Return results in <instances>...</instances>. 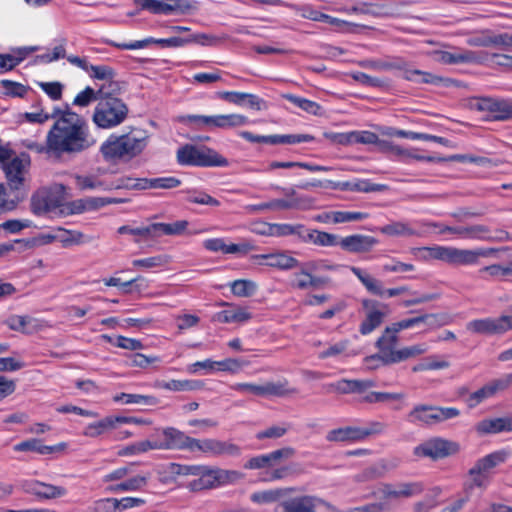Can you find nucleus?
Instances as JSON below:
<instances>
[{"label":"nucleus","instance_id":"nucleus-1","mask_svg":"<svg viewBox=\"0 0 512 512\" xmlns=\"http://www.w3.org/2000/svg\"><path fill=\"white\" fill-rule=\"evenodd\" d=\"M94 144L88 135L87 127L76 114H64L56 120L46 137V146L27 141L26 147L37 152L56 155L81 152Z\"/></svg>","mask_w":512,"mask_h":512},{"label":"nucleus","instance_id":"nucleus-2","mask_svg":"<svg viewBox=\"0 0 512 512\" xmlns=\"http://www.w3.org/2000/svg\"><path fill=\"white\" fill-rule=\"evenodd\" d=\"M148 145L145 131L132 129L121 135L111 134L100 147V152L107 162H128L139 156Z\"/></svg>","mask_w":512,"mask_h":512},{"label":"nucleus","instance_id":"nucleus-3","mask_svg":"<svg viewBox=\"0 0 512 512\" xmlns=\"http://www.w3.org/2000/svg\"><path fill=\"white\" fill-rule=\"evenodd\" d=\"M360 64L364 68L378 71L397 70L404 79L415 83L437 84L438 82H442V79L428 72L413 68L406 60L400 57L364 60Z\"/></svg>","mask_w":512,"mask_h":512},{"label":"nucleus","instance_id":"nucleus-4","mask_svg":"<svg viewBox=\"0 0 512 512\" xmlns=\"http://www.w3.org/2000/svg\"><path fill=\"white\" fill-rule=\"evenodd\" d=\"M196 477V479L187 484V488L193 492L233 484L241 480L244 475L236 470H226L208 465H200Z\"/></svg>","mask_w":512,"mask_h":512},{"label":"nucleus","instance_id":"nucleus-5","mask_svg":"<svg viewBox=\"0 0 512 512\" xmlns=\"http://www.w3.org/2000/svg\"><path fill=\"white\" fill-rule=\"evenodd\" d=\"M459 415L460 411L455 407L418 404L406 415V421L415 426L430 427L456 418Z\"/></svg>","mask_w":512,"mask_h":512},{"label":"nucleus","instance_id":"nucleus-6","mask_svg":"<svg viewBox=\"0 0 512 512\" xmlns=\"http://www.w3.org/2000/svg\"><path fill=\"white\" fill-rule=\"evenodd\" d=\"M177 161L184 166L226 167L228 160L218 152L206 148L186 144L177 150Z\"/></svg>","mask_w":512,"mask_h":512},{"label":"nucleus","instance_id":"nucleus-7","mask_svg":"<svg viewBox=\"0 0 512 512\" xmlns=\"http://www.w3.org/2000/svg\"><path fill=\"white\" fill-rule=\"evenodd\" d=\"M128 107L120 98H100L93 113L96 126L110 129L121 124L127 117Z\"/></svg>","mask_w":512,"mask_h":512},{"label":"nucleus","instance_id":"nucleus-8","mask_svg":"<svg viewBox=\"0 0 512 512\" xmlns=\"http://www.w3.org/2000/svg\"><path fill=\"white\" fill-rule=\"evenodd\" d=\"M440 233L453 234L460 239L481 241H507L508 232L504 230L492 231L488 226L477 224L470 226H442Z\"/></svg>","mask_w":512,"mask_h":512},{"label":"nucleus","instance_id":"nucleus-9","mask_svg":"<svg viewBox=\"0 0 512 512\" xmlns=\"http://www.w3.org/2000/svg\"><path fill=\"white\" fill-rule=\"evenodd\" d=\"M141 9L159 15H185L194 10L195 2L189 0H133Z\"/></svg>","mask_w":512,"mask_h":512},{"label":"nucleus","instance_id":"nucleus-10","mask_svg":"<svg viewBox=\"0 0 512 512\" xmlns=\"http://www.w3.org/2000/svg\"><path fill=\"white\" fill-rule=\"evenodd\" d=\"M470 106L484 113L486 120H507L512 118V100L508 98H472Z\"/></svg>","mask_w":512,"mask_h":512},{"label":"nucleus","instance_id":"nucleus-11","mask_svg":"<svg viewBox=\"0 0 512 512\" xmlns=\"http://www.w3.org/2000/svg\"><path fill=\"white\" fill-rule=\"evenodd\" d=\"M274 512H336L329 503L314 496H299L279 503Z\"/></svg>","mask_w":512,"mask_h":512},{"label":"nucleus","instance_id":"nucleus-12","mask_svg":"<svg viewBox=\"0 0 512 512\" xmlns=\"http://www.w3.org/2000/svg\"><path fill=\"white\" fill-rule=\"evenodd\" d=\"M466 328L468 331L476 334L503 335L512 330V315L475 319L468 322Z\"/></svg>","mask_w":512,"mask_h":512},{"label":"nucleus","instance_id":"nucleus-13","mask_svg":"<svg viewBox=\"0 0 512 512\" xmlns=\"http://www.w3.org/2000/svg\"><path fill=\"white\" fill-rule=\"evenodd\" d=\"M202 452L208 457L219 456H240L241 448L229 441H222L214 438L196 439L194 438L193 452Z\"/></svg>","mask_w":512,"mask_h":512},{"label":"nucleus","instance_id":"nucleus-14","mask_svg":"<svg viewBox=\"0 0 512 512\" xmlns=\"http://www.w3.org/2000/svg\"><path fill=\"white\" fill-rule=\"evenodd\" d=\"M458 451L459 445L457 443L435 437L416 446L414 448V455L437 460L455 454Z\"/></svg>","mask_w":512,"mask_h":512},{"label":"nucleus","instance_id":"nucleus-15","mask_svg":"<svg viewBox=\"0 0 512 512\" xmlns=\"http://www.w3.org/2000/svg\"><path fill=\"white\" fill-rule=\"evenodd\" d=\"M156 432L160 433L163 437V439L159 440L161 450H185L193 452L194 438L186 435L183 431L174 427H166L157 429Z\"/></svg>","mask_w":512,"mask_h":512},{"label":"nucleus","instance_id":"nucleus-16","mask_svg":"<svg viewBox=\"0 0 512 512\" xmlns=\"http://www.w3.org/2000/svg\"><path fill=\"white\" fill-rule=\"evenodd\" d=\"M438 61L449 64H484L488 62L489 54L487 52H476L466 49H457L451 51H439L436 53Z\"/></svg>","mask_w":512,"mask_h":512},{"label":"nucleus","instance_id":"nucleus-17","mask_svg":"<svg viewBox=\"0 0 512 512\" xmlns=\"http://www.w3.org/2000/svg\"><path fill=\"white\" fill-rule=\"evenodd\" d=\"M362 306L366 311V316L359 326V332L362 335H368L382 324L386 315L384 311L386 306L370 299H364Z\"/></svg>","mask_w":512,"mask_h":512},{"label":"nucleus","instance_id":"nucleus-18","mask_svg":"<svg viewBox=\"0 0 512 512\" xmlns=\"http://www.w3.org/2000/svg\"><path fill=\"white\" fill-rule=\"evenodd\" d=\"M107 44L110 46H113L115 48L122 49V50H137V49H143V48L149 46L150 44H159L162 47H174V48L183 47V46L189 44V40L187 39V37H179V36H174V37H170V38H161V39L149 37V38H145L143 40H137V41H133L130 43H118V42L110 40V41H107Z\"/></svg>","mask_w":512,"mask_h":512},{"label":"nucleus","instance_id":"nucleus-19","mask_svg":"<svg viewBox=\"0 0 512 512\" xmlns=\"http://www.w3.org/2000/svg\"><path fill=\"white\" fill-rule=\"evenodd\" d=\"M295 455V449L289 446L261 454L250 458L244 468L249 470L270 468L276 465L281 459H289Z\"/></svg>","mask_w":512,"mask_h":512},{"label":"nucleus","instance_id":"nucleus-20","mask_svg":"<svg viewBox=\"0 0 512 512\" xmlns=\"http://www.w3.org/2000/svg\"><path fill=\"white\" fill-rule=\"evenodd\" d=\"M410 1L395 0L393 7L376 5L367 2H358L349 8L350 14L371 15L374 17H392L397 14V9L410 5Z\"/></svg>","mask_w":512,"mask_h":512},{"label":"nucleus","instance_id":"nucleus-21","mask_svg":"<svg viewBox=\"0 0 512 512\" xmlns=\"http://www.w3.org/2000/svg\"><path fill=\"white\" fill-rule=\"evenodd\" d=\"M286 198L273 199L268 202L267 207L270 210H304L311 206L312 201L307 196H300L293 188H281Z\"/></svg>","mask_w":512,"mask_h":512},{"label":"nucleus","instance_id":"nucleus-22","mask_svg":"<svg viewBox=\"0 0 512 512\" xmlns=\"http://www.w3.org/2000/svg\"><path fill=\"white\" fill-rule=\"evenodd\" d=\"M424 491V484L419 481L384 484L381 493L385 499L411 498Z\"/></svg>","mask_w":512,"mask_h":512},{"label":"nucleus","instance_id":"nucleus-23","mask_svg":"<svg viewBox=\"0 0 512 512\" xmlns=\"http://www.w3.org/2000/svg\"><path fill=\"white\" fill-rule=\"evenodd\" d=\"M22 489L40 499H55L67 494L66 488L38 480H25L21 484Z\"/></svg>","mask_w":512,"mask_h":512},{"label":"nucleus","instance_id":"nucleus-24","mask_svg":"<svg viewBox=\"0 0 512 512\" xmlns=\"http://www.w3.org/2000/svg\"><path fill=\"white\" fill-rule=\"evenodd\" d=\"M30 166V157L21 154L4 164L6 178L11 188L19 189L24 181V173Z\"/></svg>","mask_w":512,"mask_h":512},{"label":"nucleus","instance_id":"nucleus-25","mask_svg":"<svg viewBox=\"0 0 512 512\" xmlns=\"http://www.w3.org/2000/svg\"><path fill=\"white\" fill-rule=\"evenodd\" d=\"M219 306L227 307V309L216 312L212 316L213 322L222 324L245 323L252 318V314L245 307L225 301L220 302Z\"/></svg>","mask_w":512,"mask_h":512},{"label":"nucleus","instance_id":"nucleus-26","mask_svg":"<svg viewBox=\"0 0 512 512\" xmlns=\"http://www.w3.org/2000/svg\"><path fill=\"white\" fill-rule=\"evenodd\" d=\"M193 119L202 125L222 129L239 127L248 123L247 117L240 114L193 116Z\"/></svg>","mask_w":512,"mask_h":512},{"label":"nucleus","instance_id":"nucleus-27","mask_svg":"<svg viewBox=\"0 0 512 512\" xmlns=\"http://www.w3.org/2000/svg\"><path fill=\"white\" fill-rule=\"evenodd\" d=\"M251 259L257 265L268 266L282 270L292 269L299 265V262L296 258L282 252L270 254H256L252 255Z\"/></svg>","mask_w":512,"mask_h":512},{"label":"nucleus","instance_id":"nucleus-28","mask_svg":"<svg viewBox=\"0 0 512 512\" xmlns=\"http://www.w3.org/2000/svg\"><path fill=\"white\" fill-rule=\"evenodd\" d=\"M379 243L378 239L369 235L353 234L343 237L339 241V246L350 253H367Z\"/></svg>","mask_w":512,"mask_h":512},{"label":"nucleus","instance_id":"nucleus-29","mask_svg":"<svg viewBox=\"0 0 512 512\" xmlns=\"http://www.w3.org/2000/svg\"><path fill=\"white\" fill-rule=\"evenodd\" d=\"M61 205V197L46 190L37 192L31 200L32 210L37 215H44L55 211L57 208L61 207Z\"/></svg>","mask_w":512,"mask_h":512},{"label":"nucleus","instance_id":"nucleus-30","mask_svg":"<svg viewBox=\"0 0 512 512\" xmlns=\"http://www.w3.org/2000/svg\"><path fill=\"white\" fill-rule=\"evenodd\" d=\"M449 321L446 319V316L439 314H420L415 317L407 318L400 320L398 322H394L395 330L402 331L405 329L413 328L420 324H425L429 327L443 326L447 325Z\"/></svg>","mask_w":512,"mask_h":512},{"label":"nucleus","instance_id":"nucleus-31","mask_svg":"<svg viewBox=\"0 0 512 512\" xmlns=\"http://www.w3.org/2000/svg\"><path fill=\"white\" fill-rule=\"evenodd\" d=\"M400 331L395 330V324L392 323L386 327L382 335L376 341V347L379 349V353L366 358V362L369 364L374 361H381L384 358V354H388L393 350L398 342V333Z\"/></svg>","mask_w":512,"mask_h":512},{"label":"nucleus","instance_id":"nucleus-32","mask_svg":"<svg viewBox=\"0 0 512 512\" xmlns=\"http://www.w3.org/2000/svg\"><path fill=\"white\" fill-rule=\"evenodd\" d=\"M148 480V473L129 475L122 482L107 485L105 491L112 494L141 491L147 486Z\"/></svg>","mask_w":512,"mask_h":512},{"label":"nucleus","instance_id":"nucleus-33","mask_svg":"<svg viewBox=\"0 0 512 512\" xmlns=\"http://www.w3.org/2000/svg\"><path fill=\"white\" fill-rule=\"evenodd\" d=\"M375 386L373 380H349L341 379L334 383L326 385L328 391H334L340 394L364 393L369 388Z\"/></svg>","mask_w":512,"mask_h":512},{"label":"nucleus","instance_id":"nucleus-34","mask_svg":"<svg viewBox=\"0 0 512 512\" xmlns=\"http://www.w3.org/2000/svg\"><path fill=\"white\" fill-rule=\"evenodd\" d=\"M475 428L479 434L512 432V416L483 419Z\"/></svg>","mask_w":512,"mask_h":512},{"label":"nucleus","instance_id":"nucleus-35","mask_svg":"<svg viewBox=\"0 0 512 512\" xmlns=\"http://www.w3.org/2000/svg\"><path fill=\"white\" fill-rule=\"evenodd\" d=\"M4 324L13 331L23 334H32L40 330L39 321L27 315H10Z\"/></svg>","mask_w":512,"mask_h":512},{"label":"nucleus","instance_id":"nucleus-36","mask_svg":"<svg viewBox=\"0 0 512 512\" xmlns=\"http://www.w3.org/2000/svg\"><path fill=\"white\" fill-rule=\"evenodd\" d=\"M495 249H453L452 262L453 265H476L479 257H487L494 253Z\"/></svg>","mask_w":512,"mask_h":512},{"label":"nucleus","instance_id":"nucleus-37","mask_svg":"<svg viewBox=\"0 0 512 512\" xmlns=\"http://www.w3.org/2000/svg\"><path fill=\"white\" fill-rule=\"evenodd\" d=\"M260 234H269L273 236H296L302 242V235L305 233V226L303 224H271L266 226V229L257 231Z\"/></svg>","mask_w":512,"mask_h":512},{"label":"nucleus","instance_id":"nucleus-38","mask_svg":"<svg viewBox=\"0 0 512 512\" xmlns=\"http://www.w3.org/2000/svg\"><path fill=\"white\" fill-rule=\"evenodd\" d=\"M34 47L17 48L9 54H0V73H4L14 69L19 65L31 52L35 51Z\"/></svg>","mask_w":512,"mask_h":512},{"label":"nucleus","instance_id":"nucleus-39","mask_svg":"<svg viewBox=\"0 0 512 512\" xmlns=\"http://www.w3.org/2000/svg\"><path fill=\"white\" fill-rule=\"evenodd\" d=\"M326 440L329 442H360L362 441L360 427L345 426L330 430L326 434Z\"/></svg>","mask_w":512,"mask_h":512},{"label":"nucleus","instance_id":"nucleus-40","mask_svg":"<svg viewBox=\"0 0 512 512\" xmlns=\"http://www.w3.org/2000/svg\"><path fill=\"white\" fill-rule=\"evenodd\" d=\"M338 236L319 230H310L305 227V233L302 235V242L313 243L323 247H333L339 245Z\"/></svg>","mask_w":512,"mask_h":512},{"label":"nucleus","instance_id":"nucleus-41","mask_svg":"<svg viewBox=\"0 0 512 512\" xmlns=\"http://www.w3.org/2000/svg\"><path fill=\"white\" fill-rule=\"evenodd\" d=\"M509 456L510 452L508 450L500 449L478 459L475 463V466L477 467L478 471H483L484 473L490 475V471L496 466L504 463Z\"/></svg>","mask_w":512,"mask_h":512},{"label":"nucleus","instance_id":"nucleus-42","mask_svg":"<svg viewBox=\"0 0 512 512\" xmlns=\"http://www.w3.org/2000/svg\"><path fill=\"white\" fill-rule=\"evenodd\" d=\"M298 390L294 387H290L286 379L278 382H266L261 385L260 397H284L287 395L296 394Z\"/></svg>","mask_w":512,"mask_h":512},{"label":"nucleus","instance_id":"nucleus-43","mask_svg":"<svg viewBox=\"0 0 512 512\" xmlns=\"http://www.w3.org/2000/svg\"><path fill=\"white\" fill-rule=\"evenodd\" d=\"M204 386L201 380H170L157 381L155 387L169 391H195L200 390Z\"/></svg>","mask_w":512,"mask_h":512},{"label":"nucleus","instance_id":"nucleus-44","mask_svg":"<svg viewBox=\"0 0 512 512\" xmlns=\"http://www.w3.org/2000/svg\"><path fill=\"white\" fill-rule=\"evenodd\" d=\"M382 234L388 236H420L421 231L413 227L411 223L407 222H391L382 226L380 229Z\"/></svg>","mask_w":512,"mask_h":512},{"label":"nucleus","instance_id":"nucleus-45","mask_svg":"<svg viewBox=\"0 0 512 512\" xmlns=\"http://www.w3.org/2000/svg\"><path fill=\"white\" fill-rule=\"evenodd\" d=\"M188 221L178 220L173 223H152V237H158L160 235H181L187 227Z\"/></svg>","mask_w":512,"mask_h":512},{"label":"nucleus","instance_id":"nucleus-46","mask_svg":"<svg viewBox=\"0 0 512 512\" xmlns=\"http://www.w3.org/2000/svg\"><path fill=\"white\" fill-rule=\"evenodd\" d=\"M76 188L80 190H107L106 181L95 174H77L73 177Z\"/></svg>","mask_w":512,"mask_h":512},{"label":"nucleus","instance_id":"nucleus-47","mask_svg":"<svg viewBox=\"0 0 512 512\" xmlns=\"http://www.w3.org/2000/svg\"><path fill=\"white\" fill-rule=\"evenodd\" d=\"M350 270L370 293L377 296L384 295V288L378 279L355 266L350 267Z\"/></svg>","mask_w":512,"mask_h":512},{"label":"nucleus","instance_id":"nucleus-48","mask_svg":"<svg viewBox=\"0 0 512 512\" xmlns=\"http://www.w3.org/2000/svg\"><path fill=\"white\" fill-rule=\"evenodd\" d=\"M116 416H107L98 422L87 425L83 431V435L90 438H96L104 434L117 425Z\"/></svg>","mask_w":512,"mask_h":512},{"label":"nucleus","instance_id":"nucleus-49","mask_svg":"<svg viewBox=\"0 0 512 512\" xmlns=\"http://www.w3.org/2000/svg\"><path fill=\"white\" fill-rule=\"evenodd\" d=\"M113 401L123 404H140L146 406H155L159 400L153 395H141L132 393H119L113 397Z\"/></svg>","mask_w":512,"mask_h":512},{"label":"nucleus","instance_id":"nucleus-50","mask_svg":"<svg viewBox=\"0 0 512 512\" xmlns=\"http://www.w3.org/2000/svg\"><path fill=\"white\" fill-rule=\"evenodd\" d=\"M292 488H276L255 492L251 495V501L257 504H267L276 502L282 497L292 492Z\"/></svg>","mask_w":512,"mask_h":512},{"label":"nucleus","instance_id":"nucleus-51","mask_svg":"<svg viewBox=\"0 0 512 512\" xmlns=\"http://www.w3.org/2000/svg\"><path fill=\"white\" fill-rule=\"evenodd\" d=\"M34 111L32 112H25L23 114H20L21 121H27L29 123H44L50 118H55L59 113H61V110L53 107L52 111H48L43 107H34Z\"/></svg>","mask_w":512,"mask_h":512},{"label":"nucleus","instance_id":"nucleus-52","mask_svg":"<svg viewBox=\"0 0 512 512\" xmlns=\"http://www.w3.org/2000/svg\"><path fill=\"white\" fill-rule=\"evenodd\" d=\"M478 275L483 280H497L502 279L508 275H512V262L508 266L500 264H492L482 267L478 271Z\"/></svg>","mask_w":512,"mask_h":512},{"label":"nucleus","instance_id":"nucleus-53","mask_svg":"<svg viewBox=\"0 0 512 512\" xmlns=\"http://www.w3.org/2000/svg\"><path fill=\"white\" fill-rule=\"evenodd\" d=\"M16 452H28L33 451L37 452L41 455H47L56 452V447H50L47 445H43L41 440L33 438L29 440L22 441L13 447Z\"/></svg>","mask_w":512,"mask_h":512},{"label":"nucleus","instance_id":"nucleus-54","mask_svg":"<svg viewBox=\"0 0 512 512\" xmlns=\"http://www.w3.org/2000/svg\"><path fill=\"white\" fill-rule=\"evenodd\" d=\"M83 234L78 231L66 230L63 228H57L53 231L51 236L52 240L60 242L64 247L71 246L73 244H80L82 242Z\"/></svg>","mask_w":512,"mask_h":512},{"label":"nucleus","instance_id":"nucleus-55","mask_svg":"<svg viewBox=\"0 0 512 512\" xmlns=\"http://www.w3.org/2000/svg\"><path fill=\"white\" fill-rule=\"evenodd\" d=\"M468 474L471 477V482L464 484V490L466 493H469L475 487L484 489L490 483V475L483 471H478L475 465L468 471Z\"/></svg>","mask_w":512,"mask_h":512},{"label":"nucleus","instance_id":"nucleus-56","mask_svg":"<svg viewBox=\"0 0 512 512\" xmlns=\"http://www.w3.org/2000/svg\"><path fill=\"white\" fill-rule=\"evenodd\" d=\"M315 140L314 136L310 134H287V135H272L271 145L278 144H299L310 143Z\"/></svg>","mask_w":512,"mask_h":512},{"label":"nucleus","instance_id":"nucleus-57","mask_svg":"<svg viewBox=\"0 0 512 512\" xmlns=\"http://www.w3.org/2000/svg\"><path fill=\"white\" fill-rule=\"evenodd\" d=\"M169 262V259L165 255H155L147 258L142 259H134L132 261V265L134 268H141V269H153V268H159L167 265Z\"/></svg>","mask_w":512,"mask_h":512},{"label":"nucleus","instance_id":"nucleus-58","mask_svg":"<svg viewBox=\"0 0 512 512\" xmlns=\"http://www.w3.org/2000/svg\"><path fill=\"white\" fill-rule=\"evenodd\" d=\"M232 293L237 297H249L256 291V284L251 280L238 279L230 284Z\"/></svg>","mask_w":512,"mask_h":512},{"label":"nucleus","instance_id":"nucleus-59","mask_svg":"<svg viewBox=\"0 0 512 512\" xmlns=\"http://www.w3.org/2000/svg\"><path fill=\"white\" fill-rule=\"evenodd\" d=\"M286 6L295 9L299 13V15L304 19H309L316 22H325L326 19H328L327 14L313 9V7L310 5L296 6L286 4Z\"/></svg>","mask_w":512,"mask_h":512},{"label":"nucleus","instance_id":"nucleus-60","mask_svg":"<svg viewBox=\"0 0 512 512\" xmlns=\"http://www.w3.org/2000/svg\"><path fill=\"white\" fill-rule=\"evenodd\" d=\"M289 430V425L287 423H283L281 425L270 426L262 431L257 432L256 439H278L283 437Z\"/></svg>","mask_w":512,"mask_h":512},{"label":"nucleus","instance_id":"nucleus-61","mask_svg":"<svg viewBox=\"0 0 512 512\" xmlns=\"http://www.w3.org/2000/svg\"><path fill=\"white\" fill-rule=\"evenodd\" d=\"M131 474V466H123L105 474L101 481L104 484H116L122 482Z\"/></svg>","mask_w":512,"mask_h":512},{"label":"nucleus","instance_id":"nucleus-62","mask_svg":"<svg viewBox=\"0 0 512 512\" xmlns=\"http://www.w3.org/2000/svg\"><path fill=\"white\" fill-rule=\"evenodd\" d=\"M0 83L4 89L5 96H25L30 93V88L20 83L9 80H1Z\"/></svg>","mask_w":512,"mask_h":512},{"label":"nucleus","instance_id":"nucleus-63","mask_svg":"<svg viewBox=\"0 0 512 512\" xmlns=\"http://www.w3.org/2000/svg\"><path fill=\"white\" fill-rule=\"evenodd\" d=\"M334 224L360 221L366 219L368 215L358 211H334L332 215Z\"/></svg>","mask_w":512,"mask_h":512},{"label":"nucleus","instance_id":"nucleus-64","mask_svg":"<svg viewBox=\"0 0 512 512\" xmlns=\"http://www.w3.org/2000/svg\"><path fill=\"white\" fill-rule=\"evenodd\" d=\"M493 396L508 389L512 385V373L504 374L500 378L493 379L487 383Z\"/></svg>","mask_w":512,"mask_h":512}]
</instances>
